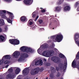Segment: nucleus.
I'll use <instances>...</instances> for the list:
<instances>
[{"instance_id": "f257e3e1", "label": "nucleus", "mask_w": 79, "mask_h": 79, "mask_svg": "<svg viewBox=\"0 0 79 79\" xmlns=\"http://www.w3.org/2000/svg\"><path fill=\"white\" fill-rule=\"evenodd\" d=\"M67 68V61L64 60V66L63 63L60 62L58 64V67H56V70L57 71H58L59 70H63L64 72H65Z\"/></svg>"}, {"instance_id": "f03ea898", "label": "nucleus", "mask_w": 79, "mask_h": 79, "mask_svg": "<svg viewBox=\"0 0 79 79\" xmlns=\"http://www.w3.org/2000/svg\"><path fill=\"white\" fill-rule=\"evenodd\" d=\"M25 47L24 46H23L20 48V49L21 52H26L28 54H30V53H32L34 52V51L32 48H25Z\"/></svg>"}, {"instance_id": "7ed1b4c3", "label": "nucleus", "mask_w": 79, "mask_h": 79, "mask_svg": "<svg viewBox=\"0 0 79 79\" xmlns=\"http://www.w3.org/2000/svg\"><path fill=\"white\" fill-rule=\"evenodd\" d=\"M72 66L73 68L77 67V68L79 70V61H78L77 62L74 60H73L72 63Z\"/></svg>"}, {"instance_id": "20e7f679", "label": "nucleus", "mask_w": 79, "mask_h": 79, "mask_svg": "<svg viewBox=\"0 0 79 79\" xmlns=\"http://www.w3.org/2000/svg\"><path fill=\"white\" fill-rule=\"evenodd\" d=\"M39 72V68H35L34 69H32L30 72L31 75L34 76L35 75Z\"/></svg>"}, {"instance_id": "39448f33", "label": "nucleus", "mask_w": 79, "mask_h": 79, "mask_svg": "<svg viewBox=\"0 0 79 79\" xmlns=\"http://www.w3.org/2000/svg\"><path fill=\"white\" fill-rule=\"evenodd\" d=\"M6 11L5 10H2V11H0V16L2 19H7V17L6 16L5 13Z\"/></svg>"}, {"instance_id": "423d86ee", "label": "nucleus", "mask_w": 79, "mask_h": 79, "mask_svg": "<svg viewBox=\"0 0 79 79\" xmlns=\"http://www.w3.org/2000/svg\"><path fill=\"white\" fill-rule=\"evenodd\" d=\"M63 35L61 34H60L56 36L55 40L57 42H60L63 40Z\"/></svg>"}, {"instance_id": "0eeeda50", "label": "nucleus", "mask_w": 79, "mask_h": 79, "mask_svg": "<svg viewBox=\"0 0 79 79\" xmlns=\"http://www.w3.org/2000/svg\"><path fill=\"white\" fill-rule=\"evenodd\" d=\"M51 60L55 63H60V62H61V60H60V58H57L54 59L52 57Z\"/></svg>"}, {"instance_id": "6e6552de", "label": "nucleus", "mask_w": 79, "mask_h": 79, "mask_svg": "<svg viewBox=\"0 0 79 79\" xmlns=\"http://www.w3.org/2000/svg\"><path fill=\"white\" fill-rule=\"evenodd\" d=\"M22 73L23 74H24V76H26V75H27L29 73V69L28 68H26L24 69L22 71Z\"/></svg>"}, {"instance_id": "1a4fd4ad", "label": "nucleus", "mask_w": 79, "mask_h": 79, "mask_svg": "<svg viewBox=\"0 0 79 79\" xmlns=\"http://www.w3.org/2000/svg\"><path fill=\"white\" fill-rule=\"evenodd\" d=\"M19 55H20V53H19V52L16 51L13 54V56L14 58H17L19 56Z\"/></svg>"}, {"instance_id": "9d476101", "label": "nucleus", "mask_w": 79, "mask_h": 79, "mask_svg": "<svg viewBox=\"0 0 79 79\" xmlns=\"http://www.w3.org/2000/svg\"><path fill=\"white\" fill-rule=\"evenodd\" d=\"M23 2L25 5H29L31 4L33 2V0H24Z\"/></svg>"}, {"instance_id": "9b49d317", "label": "nucleus", "mask_w": 79, "mask_h": 79, "mask_svg": "<svg viewBox=\"0 0 79 79\" xmlns=\"http://www.w3.org/2000/svg\"><path fill=\"white\" fill-rule=\"evenodd\" d=\"M61 10V7L60 6H57L55 8L54 11L55 12H59Z\"/></svg>"}, {"instance_id": "f8f14e48", "label": "nucleus", "mask_w": 79, "mask_h": 79, "mask_svg": "<svg viewBox=\"0 0 79 79\" xmlns=\"http://www.w3.org/2000/svg\"><path fill=\"white\" fill-rule=\"evenodd\" d=\"M7 77L9 79H14L15 75L13 73L11 74H9L7 75Z\"/></svg>"}, {"instance_id": "ddd939ff", "label": "nucleus", "mask_w": 79, "mask_h": 79, "mask_svg": "<svg viewBox=\"0 0 79 79\" xmlns=\"http://www.w3.org/2000/svg\"><path fill=\"white\" fill-rule=\"evenodd\" d=\"M7 13L9 15L10 18L11 19H13V18L14 17V16H13V14L8 11H7Z\"/></svg>"}, {"instance_id": "4468645a", "label": "nucleus", "mask_w": 79, "mask_h": 79, "mask_svg": "<svg viewBox=\"0 0 79 79\" xmlns=\"http://www.w3.org/2000/svg\"><path fill=\"white\" fill-rule=\"evenodd\" d=\"M4 58L6 60H10V59L11 58V56H10V55H6L4 56L2 59V60H3Z\"/></svg>"}, {"instance_id": "2eb2a0df", "label": "nucleus", "mask_w": 79, "mask_h": 79, "mask_svg": "<svg viewBox=\"0 0 79 79\" xmlns=\"http://www.w3.org/2000/svg\"><path fill=\"white\" fill-rule=\"evenodd\" d=\"M23 58H27L29 56L28 54H27L26 53H22L21 54V56Z\"/></svg>"}, {"instance_id": "dca6fc26", "label": "nucleus", "mask_w": 79, "mask_h": 79, "mask_svg": "<svg viewBox=\"0 0 79 79\" xmlns=\"http://www.w3.org/2000/svg\"><path fill=\"white\" fill-rule=\"evenodd\" d=\"M5 22H4V20L3 19H1L0 20V26H3Z\"/></svg>"}, {"instance_id": "f3484780", "label": "nucleus", "mask_w": 79, "mask_h": 79, "mask_svg": "<svg viewBox=\"0 0 79 79\" xmlns=\"http://www.w3.org/2000/svg\"><path fill=\"white\" fill-rule=\"evenodd\" d=\"M9 42L10 44H12V45H15V39H12L9 40Z\"/></svg>"}, {"instance_id": "a211bd4d", "label": "nucleus", "mask_w": 79, "mask_h": 79, "mask_svg": "<svg viewBox=\"0 0 79 79\" xmlns=\"http://www.w3.org/2000/svg\"><path fill=\"white\" fill-rule=\"evenodd\" d=\"M64 11H69L70 10V7L69 6H67L64 8Z\"/></svg>"}, {"instance_id": "6ab92c4d", "label": "nucleus", "mask_w": 79, "mask_h": 79, "mask_svg": "<svg viewBox=\"0 0 79 79\" xmlns=\"http://www.w3.org/2000/svg\"><path fill=\"white\" fill-rule=\"evenodd\" d=\"M19 44V41L17 39H14V45Z\"/></svg>"}, {"instance_id": "aec40b11", "label": "nucleus", "mask_w": 79, "mask_h": 79, "mask_svg": "<svg viewBox=\"0 0 79 79\" xmlns=\"http://www.w3.org/2000/svg\"><path fill=\"white\" fill-rule=\"evenodd\" d=\"M26 18L25 17V16H22L20 18V20L23 22H24L26 21Z\"/></svg>"}, {"instance_id": "412c9836", "label": "nucleus", "mask_w": 79, "mask_h": 79, "mask_svg": "<svg viewBox=\"0 0 79 79\" xmlns=\"http://www.w3.org/2000/svg\"><path fill=\"white\" fill-rule=\"evenodd\" d=\"M59 56L61 58H63V59H64L65 57L64 55L61 53L59 54Z\"/></svg>"}, {"instance_id": "4be33fe9", "label": "nucleus", "mask_w": 79, "mask_h": 79, "mask_svg": "<svg viewBox=\"0 0 79 79\" xmlns=\"http://www.w3.org/2000/svg\"><path fill=\"white\" fill-rule=\"evenodd\" d=\"M20 73V69H19V68H17L15 69V73H16V74H18Z\"/></svg>"}, {"instance_id": "5701e85b", "label": "nucleus", "mask_w": 79, "mask_h": 79, "mask_svg": "<svg viewBox=\"0 0 79 79\" xmlns=\"http://www.w3.org/2000/svg\"><path fill=\"white\" fill-rule=\"evenodd\" d=\"M5 38V37L3 35H1L0 36V40L1 41H4Z\"/></svg>"}, {"instance_id": "b1692460", "label": "nucleus", "mask_w": 79, "mask_h": 79, "mask_svg": "<svg viewBox=\"0 0 79 79\" xmlns=\"http://www.w3.org/2000/svg\"><path fill=\"white\" fill-rule=\"evenodd\" d=\"M55 69V68L52 67H51V71L52 73H56V70Z\"/></svg>"}, {"instance_id": "393cba45", "label": "nucleus", "mask_w": 79, "mask_h": 79, "mask_svg": "<svg viewBox=\"0 0 79 79\" xmlns=\"http://www.w3.org/2000/svg\"><path fill=\"white\" fill-rule=\"evenodd\" d=\"M24 58H23L21 56L18 59V62H21V61H23V60H24Z\"/></svg>"}, {"instance_id": "a878e982", "label": "nucleus", "mask_w": 79, "mask_h": 79, "mask_svg": "<svg viewBox=\"0 0 79 79\" xmlns=\"http://www.w3.org/2000/svg\"><path fill=\"white\" fill-rule=\"evenodd\" d=\"M8 23H10V24H11L12 23V20L10 19L9 18H8L7 17V19H6Z\"/></svg>"}, {"instance_id": "bb28decb", "label": "nucleus", "mask_w": 79, "mask_h": 79, "mask_svg": "<svg viewBox=\"0 0 79 79\" xmlns=\"http://www.w3.org/2000/svg\"><path fill=\"white\" fill-rule=\"evenodd\" d=\"M43 46L44 48H47L48 47V45L47 43H44L43 44Z\"/></svg>"}, {"instance_id": "cd10ccee", "label": "nucleus", "mask_w": 79, "mask_h": 79, "mask_svg": "<svg viewBox=\"0 0 79 79\" xmlns=\"http://www.w3.org/2000/svg\"><path fill=\"white\" fill-rule=\"evenodd\" d=\"M79 34H75V39L76 40H77L78 39H79Z\"/></svg>"}, {"instance_id": "c85d7f7f", "label": "nucleus", "mask_w": 79, "mask_h": 79, "mask_svg": "<svg viewBox=\"0 0 79 79\" xmlns=\"http://www.w3.org/2000/svg\"><path fill=\"white\" fill-rule=\"evenodd\" d=\"M39 61V64L40 65V66H42L43 64V62H42V60H38Z\"/></svg>"}, {"instance_id": "c756f323", "label": "nucleus", "mask_w": 79, "mask_h": 79, "mask_svg": "<svg viewBox=\"0 0 79 79\" xmlns=\"http://www.w3.org/2000/svg\"><path fill=\"white\" fill-rule=\"evenodd\" d=\"M64 0H60L58 3V5H61L63 2Z\"/></svg>"}, {"instance_id": "7c9ffc66", "label": "nucleus", "mask_w": 79, "mask_h": 79, "mask_svg": "<svg viewBox=\"0 0 79 79\" xmlns=\"http://www.w3.org/2000/svg\"><path fill=\"white\" fill-rule=\"evenodd\" d=\"M77 59H79V51L77 52V55L76 56Z\"/></svg>"}, {"instance_id": "2f4dec72", "label": "nucleus", "mask_w": 79, "mask_h": 79, "mask_svg": "<svg viewBox=\"0 0 79 79\" xmlns=\"http://www.w3.org/2000/svg\"><path fill=\"white\" fill-rule=\"evenodd\" d=\"M8 71L10 73H12L13 71V69L10 68L8 69Z\"/></svg>"}, {"instance_id": "473e14b6", "label": "nucleus", "mask_w": 79, "mask_h": 79, "mask_svg": "<svg viewBox=\"0 0 79 79\" xmlns=\"http://www.w3.org/2000/svg\"><path fill=\"white\" fill-rule=\"evenodd\" d=\"M38 22L39 23V24H40L42 23H43V20L42 19H40L39 20H38Z\"/></svg>"}, {"instance_id": "72a5a7b5", "label": "nucleus", "mask_w": 79, "mask_h": 79, "mask_svg": "<svg viewBox=\"0 0 79 79\" xmlns=\"http://www.w3.org/2000/svg\"><path fill=\"white\" fill-rule=\"evenodd\" d=\"M4 63L6 64H8L10 63V61L8 60H7L4 62Z\"/></svg>"}, {"instance_id": "f704fd0d", "label": "nucleus", "mask_w": 79, "mask_h": 79, "mask_svg": "<svg viewBox=\"0 0 79 79\" xmlns=\"http://www.w3.org/2000/svg\"><path fill=\"white\" fill-rule=\"evenodd\" d=\"M49 76L51 78H53L54 77V75L52 73L50 74Z\"/></svg>"}, {"instance_id": "c9c22d12", "label": "nucleus", "mask_w": 79, "mask_h": 79, "mask_svg": "<svg viewBox=\"0 0 79 79\" xmlns=\"http://www.w3.org/2000/svg\"><path fill=\"white\" fill-rule=\"evenodd\" d=\"M38 63H39V60H37V61L35 62V66H37V65H40Z\"/></svg>"}, {"instance_id": "e433bc0d", "label": "nucleus", "mask_w": 79, "mask_h": 79, "mask_svg": "<svg viewBox=\"0 0 79 79\" xmlns=\"http://www.w3.org/2000/svg\"><path fill=\"white\" fill-rule=\"evenodd\" d=\"M56 77H60V74L59 72H58L57 73V75H56Z\"/></svg>"}, {"instance_id": "4c0bfd02", "label": "nucleus", "mask_w": 79, "mask_h": 79, "mask_svg": "<svg viewBox=\"0 0 79 79\" xmlns=\"http://www.w3.org/2000/svg\"><path fill=\"white\" fill-rule=\"evenodd\" d=\"M41 51V49H40V48H39L37 50L38 53H40Z\"/></svg>"}, {"instance_id": "58836bf2", "label": "nucleus", "mask_w": 79, "mask_h": 79, "mask_svg": "<svg viewBox=\"0 0 79 79\" xmlns=\"http://www.w3.org/2000/svg\"><path fill=\"white\" fill-rule=\"evenodd\" d=\"M55 37H56V35H55L54 36H51L52 38L53 39H55Z\"/></svg>"}, {"instance_id": "ea45409f", "label": "nucleus", "mask_w": 79, "mask_h": 79, "mask_svg": "<svg viewBox=\"0 0 79 79\" xmlns=\"http://www.w3.org/2000/svg\"><path fill=\"white\" fill-rule=\"evenodd\" d=\"M55 47V45L53 44H52L51 45V48H53Z\"/></svg>"}, {"instance_id": "a19ab883", "label": "nucleus", "mask_w": 79, "mask_h": 79, "mask_svg": "<svg viewBox=\"0 0 79 79\" xmlns=\"http://www.w3.org/2000/svg\"><path fill=\"white\" fill-rule=\"evenodd\" d=\"M50 63H48L47 64H46V65L47 66H50Z\"/></svg>"}, {"instance_id": "79ce46f5", "label": "nucleus", "mask_w": 79, "mask_h": 79, "mask_svg": "<svg viewBox=\"0 0 79 79\" xmlns=\"http://www.w3.org/2000/svg\"><path fill=\"white\" fill-rule=\"evenodd\" d=\"M46 53V51H44L42 53V54L44 55H45Z\"/></svg>"}, {"instance_id": "37998d69", "label": "nucleus", "mask_w": 79, "mask_h": 79, "mask_svg": "<svg viewBox=\"0 0 79 79\" xmlns=\"http://www.w3.org/2000/svg\"><path fill=\"white\" fill-rule=\"evenodd\" d=\"M38 18H39V15H38L36 17L35 20V21H36L37 20V19H38Z\"/></svg>"}, {"instance_id": "c03bdc74", "label": "nucleus", "mask_w": 79, "mask_h": 79, "mask_svg": "<svg viewBox=\"0 0 79 79\" xmlns=\"http://www.w3.org/2000/svg\"><path fill=\"white\" fill-rule=\"evenodd\" d=\"M41 12H42V13H45V9L42 10Z\"/></svg>"}, {"instance_id": "a18cd8bd", "label": "nucleus", "mask_w": 79, "mask_h": 79, "mask_svg": "<svg viewBox=\"0 0 79 79\" xmlns=\"http://www.w3.org/2000/svg\"><path fill=\"white\" fill-rule=\"evenodd\" d=\"M40 70L41 71H43L44 70V68L42 67V68H41Z\"/></svg>"}, {"instance_id": "49530a36", "label": "nucleus", "mask_w": 79, "mask_h": 79, "mask_svg": "<svg viewBox=\"0 0 79 79\" xmlns=\"http://www.w3.org/2000/svg\"><path fill=\"white\" fill-rule=\"evenodd\" d=\"M33 24V22L31 21L30 22L29 25H32Z\"/></svg>"}, {"instance_id": "de8ad7c7", "label": "nucleus", "mask_w": 79, "mask_h": 79, "mask_svg": "<svg viewBox=\"0 0 79 79\" xmlns=\"http://www.w3.org/2000/svg\"><path fill=\"white\" fill-rule=\"evenodd\" d=\"M75 42H76V43L78 45H79V41H75Z\"/></svg>"}, {"instance_id": "09e8293b", "label": "nucleus", "mask_w": 79, "mask_h": 79, "mask_svg": "<svg viewBox=\"0 0 79 79\" xmlns=\"http://www.w3.org/2000/svg\"><path fill=\"white\" fill-rule=\"evenodd\" d=\"M36 15L35 14H33L32 16V18H35Z\"/></svg>"}, {"instance_id": "8fccbe9b", "label": "nucleus", "mask_w": 79, "mask_h": 79, "mask_svg": "<svg viewBox=\"0 0 79 79\" xmlns=\"http://www.w3.org/2000/svg\"><path fill=\"white\" fill-rule=\"evenodd\" d=\"M2 32V28L0 27V33H1Z\"/></svg>"}, {"instance_id": "3c124183", "label": "nucleus", "mask_w": 79, "mask_h": 79, "mask_svg": "<svg viewBox=\"0 0 79 79\" xmlns=\"http://www.w3.org/2000/svg\"><path fill=\"white\" fill-rule=\"evenodd\" d=\"M8 66H9V65H7L5 67L6 68H7Z\"/></svg>"}, {"instance_id": "603ef678", "label": "nucleus", "mask_w": 79, "mask_h": 79, "mask_svg": "<svg viewBox=\"0 0 79 79\" xmlns=\"http://www.w3.org/2000/svg\"><path fill=\"white\" fill-rule=\"evenodd\" d=\"M5 2H10V0H4Z\"/></svg>"}, {"instance_id": "864d4df0", "label": "nucleus", "mask_w": 79, "mask_h": 79, "mask_svg": "<svg viewBox=\"0 0 79 79\" xmlns=\"http://www.w3.org/2000/svg\"><path fill=\"white\" fill-rule=\"evenodd\" d=\"M45 55L46 56H48V53H46Z\"/></svg>"}, {"instance_id": "5fc2aeb1", "label": "nucleus", "mask_w": 79, "mask_h": 79, "mask_svg": "<svg viewBox=\"0 0 79 79\" xmlns=\"http://www.w3.org/2000/svg\"><path fill=\"white\" fill-rule=\"evenodd\" d=\"M5 29L6 31V30H7V27H5Z\"/></svg>"}, {"instance_id": "6e6d98bb", "label": "nucleus", "mask_w": 79, "mask_h": 79, "mask_svg": "<svg viewBox=\"0 0 79 79\" xmlns=\"http://www.w3.org/2000/svg\"><path fill=\"white\" fill-rule=\"evenodd\" d=\"M1 62H2V60H0V65H1L2 64V63H1Z\"/></svg>"}, {"instance_id": "4d7b16f0", "label": "nucleus", "mask_w": 79, "mask_h": 79, "mask_svg": "<svg viewBox=\"0 0 79 79\" xmlns=\"http://www.w3.org/2000/svg\"><path fill=\"white\" fill-rule=\"evenodd\" d=\"M79 5V3H78L77 2L76 3V5Z\"/></svg>"}, {"instance_id": "13d9d810", "label": "nucleus", "mask_w": 79, "mask_h": 79, "mask_svg": "<svg viewBox=\"0 0 79 79\" xmlns=\"http://www.w3.org/2000/svg\"><path fill=\"white\" fill-rule=\"evenodd\" d=\"M17 79H22L21 78H17Z\"/></svg>"}, {"instance_id": "bf43d9fd", "label": "nucleus", "mask_w": 79, "mask_h": 79, "mask_svg": "<svg viewBox=\"0 0 79 79\" xmlns=\"http://www.w3.org/2000/svg\"><path fill=\"white\" fill-rule=\"evenodd\" d=\"M16 1H21V0H16Z\"/></svg>"}, {"instance_id": "052dcab7", "label": "nucleus", "mask_w": 79, "mask_h": 79, "mask_svg": "<svg viewBox=\"0 0 79 79\" xmlns=\"http://www.w3.org/2000/svg\"><path fill=\"white\" fill-rule=\"evenodd\" d=\"M27 25L28 26H29V22L28 23Z\"/></svg>"}, {"instance_id": "680f3d73", "label": "nucleus", "mask_w": 79, "mask_h": 79, "mask_svg": "<svg viewBox=\"0 0 79 79\" xmlns=\"http://www.w3.org/2000/svg\"><path fill=\"white\" fill-rule=\"evenodd\" d=\"M40 8L41 9H43V8H42V7Z\"/></svg>"}, {"instance_id": "e2e57ef3", "label": "nucleus", "mask_w": 79, "mask_h": 79, "mask_svg": "<svg viewBox=\"0 0 79 79\" xmlns=\"http://www.w3.org/2000/svg\"><path fill=\"white\" fill-rule=\"evenodd\" d=\"M36 79H38V78L36 77Z\"/></svg>"}, {"instance_id": "0e129e2a", "label": "nucleus", "mask_w": 79, "mask_h": 79, "mask_svg": "<svg viewBox=\"0 0 79 79\" xmlns=\"http://www.w3.org/2000/svg\"><path fill=\"white\" fill-rule=\"evenodd\" d=\"M0 79H3V78H0Z\"/></svg>"}, {"instance_id": "69168bd1", "label": "nucleus", "mask_w": 79, "mask_h": 79, "mask_svg": "<svg viewBox=\"0 0 79 79\" xmlns=\"http://www.w3.org/2000/svg\"><path fill=\"white\" fill-rule=\"evenodd\" d=\"M44 60L45 61H46V59H45V60Z\"/></svg>"}, {"instance_id": "338daca9", "label": "nucleus", "mask_w": 79, "mask_h": 79, "mask_svg": "<svg viewBox=\"0 0 79 79\" xmlns=\"http://www.w3.org/2000/svg\"><path fill=\"white\" fill-rule=\"evenodd\" d=\"M46 79H48V77L46 78Z\"/></svg>"}, {"instance_id": "774afa93", "label": "nucleus", "mask_w": 79, "mask_h": 79, "mask_svg": "<svg viewBox=\"0 0 79 79\" xmlns=\"http://www.w3.org/2000/svg\"><path fill=\"white\" fill-rule=\"evenodd\" d=\"M54 29V28H53V29Z\"/></svg>"}]
</instances>
